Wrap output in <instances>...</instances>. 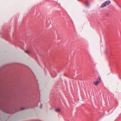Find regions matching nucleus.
<instances>
[{"label":"nucleus","instance_id":"1","mask_svg":"<svg viewBox=\"0 0 121 121\" xmlns=\"http://www.w3.org/2000/svg\"><path fill=\"white\" fill-rule=\"evenodd\" d=\"M111 3V2L110 0H107L105 1L100 6V7L101 8L107 6L109 4Z\"/></svg>","mask_w":121,"mask_h":121},{"label":"nucleus","instance_id":"2","mask_svg":"<svg viewBox=\"0 0 121 121\" xmlns=\"http://www.w3.org/2000/svg\"><path fill=\"white\" fill-rule=\"evenodd\" d=\"M101 81V79L99 77H98L96 81L93 82L94 84L95 85L97 86L98 84Z\"/></svg>","mask_w":121,"mask_h":121},{"label":"nucleus","instance_id":"3","mask_svg":"<svg viewBox=\"0 0 121 121\" xmlns=\"http://www.w3.org/2000/svg\"><path fill=\"white\" fill-rule=\"evenodd\" d=\"M55 110L56 112H58L61 111V110L59 108H57L55 109Z\"/></svg>","mask_w":121,"mask_h":121},{"label":"nucleus","instance_id":"4","mask_svg":"<svg viewBox=\"0 0 121 121\" xmlns=\"http://www.w3.org/2000/svg\"><path fill=\"white\" fill-rule=\"evenodd\" d=\"M25 53H28V54H29L30 53V52L29 51H28V50H26V51H25Z\"/></svg>","mask_w":121,"mask_h":121},{"label":"nucleus","instance_id":"5","mask_svg":"<svg viewBox=\"0 0 121 121\" xmlns=\"http://www.w3.org/2000/svg\"><path fill=\"white\" fill-rule=\"evenodd\" d=\"M86 5L88 7L89 6V4L87 2H86Z\"/></svg>","mask_w":121,"mask_h":121},{"label":"nucleus","instance_id":"6","mask_svg":"<svg viewBox=\"0 0 121 121\" xmlns=\"http://www.w3.org/2000/svg\"><path fill=\"white\" fill-rule=\"evenodd\" d=\"M24 109V108H21V110H22Z\"/></svg>","mask_w":121,"mask_h":121}]
</instances>
